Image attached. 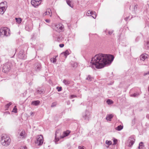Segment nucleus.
<instances>
[{
  "label": "nucleus",
  "instance_id": "42",
  "mask_svg": "<svg viewBox=\"0 0 149 149\" xmlns=\"http://www.w3.org/2000/svg\"><path fill=\"white\" fill-rule=\"evenodd\" d=\"M42 2V0H38V6Z\"/></svg>",
  "mask_w": 149,
  "mask_h": 149
},
{
  "label": "nucleus",
  "instance_id": "56",
  "mask_svg": "<svg viewBox=\"0 0 149 149\" xmlns=\"http://www.w3.org/2000/svg\"><path fill=\"white\" fill-rule=\"evenodd\" d=\"M148 90L149 92V87H148Z\"/></svg>",
  "mask_w": 149,
  "mask_h": 149
},
{
  "label": "nucleus",
  "instance_id": "10",
  "mask_svg": "<svg viewBox=\"0 0 149 149\" xmlns=\"http://www.w3.org/2000/svg\"><path fill=\"white\" fill-rule=\"evenodd\" d=\"M64 26L62 25H57L56 26L55 28V30L56 31L58 32V33L60 32L63 31Z\"/></svg>",
  "mask_w": 149,
  "mask_h": 149
},
{
  "label": "nucleus",
  "instance_id": "25",
  "mask_svg": "<svg viewBox=\"0 0 149 149\" xmlns=\"http://www.w3.org/2000/svg\"><path fill=\"white\" fill-rule=\"evenodd\" d=\"M61 54H63L65 57V58H66L67 56L70 53L68 50H66L65 52H63Z\"/></svg>",
  "mask_w": 149,
  "mask_h": 149
},
{
  "label": "nucleus",
  "instance_id": "26",
  "mask_svg": "<svg viewBox=\"0 0 149 149\" xmlns=\"http://www.w3.org/2000/svg\"><path fill=\"white\" fill-rule=\"evenodd\" d=\"M71 66L73 68H76L77 65V63L73 61H72L71 62Z\"/></svg>",
  "mask_w": 149,
  "mask_h": 149
},
{
  "label": "nucleus",
  "instance_id": "41",
  "mask_svg": "<svg viewBox=\"0 0 149 149\" xmlns=\"http://www.w3.org/2000/svg\"><path fill=\"white\" fill-rule=\"evenodd\" d=\"M113 31L111 30V31H109L108 33L109 35H111L112 34V33H113Z\"/></svg>",
  "mask_w": 149,
  "mask_h": 149
},
{
  "label": "nucleus",
  "instance_id": "15",
  "mask_svg": "<svg viewBox=\"0 0 149 149\" xmlns=\"http://www.w3.org/2000/svg\"><path fill=\"white\" fill-rule=\"evenodd\" d=\"M26 136V134L25 131H22L20 133V134L19 137L20 138H25Z\"/></svg>",
  "mask_w": 149,
  "mask_h": 149
},
{
  "label": "nucleus",
  "instance_id": "48",
  "mask_svg": "<svg viewBox=\"0 0 149 149\" xmlns=\"http://www.w3.org/2000/svg\"><path fill=\"white\" fill-rule=\"evenodd\" d=\"M27 148L26 146L21 147L20 149H26Z\"/></svg>",
  "mask_w": 149,
  "mask_h": 149
},
{
  "label": "nucleus",
  "instance_id": "3",
  "mask_svg": "<svg viewBox=\"0 0 149 149\" xmlns=\"http://www.w3.org/2000/svg\"><path fill=\"white\" fill-rule=\"evenodd\" d=\"M11 141L10 138L6 134H3L1 139V143L2 145L7 146L9 145Z\"/></svg>",
  "mask_w": 149,
  "mask_h": 149
},
{
  "label": "nucleus",
  "instance_id": "39",
  "mask_svg": "<svg viewBox=\"0 0 149 149\" xmlns=\"http://www.w3.org/2000/svg\"><path fill=\"white\" fill-rule=\"evenodd\" d=\"M56 105V102L53 103L51 106V107H54Z\"/></svg>",
  "mask_w": 149,
  "mask_h": 149
},
{
  "label": "nucleus",
  "instance_id": "28",
  "mask_svg": "<svg viewBox=\"0 0 149 149\" xmlns=\"http://www.w3.org/2000/svg\"><path fill=\"white\" fill-rule=\"evenodd\" d=\"M144 147V146L143 144V143L142 142H141L139 143V146L138 147V148L139 149L143 148Z\"/></svg>",
  "mask_w": 149,
  "mask_h": 149
},
{
  "label": "nucleus",
  "instance_id": "1",
  "mask_svg": "<svg viewBox=\"0 0 149 149\" xmlns=\"http://www.w3.org/2000/svg\"><path fill=\"white\" fill-rule=\"evenodd\" d=\"M114 58L112 55L99 54L92 58L89 66L92 68H102L106 65L111 64Z\"/></svg>",
  "mask_w": 149,
  "mask_h": 149
},
{
  "label": "nucleus",
  "instance_id": "50",
  "mask_svg": "<svg viewBox=\"0 0 149 149\" xmlns=\"http://www.w3.org/2000/svg\"><path fill=\"white\" fill-rule=\"evenodd\" d=\"M139 37H137L136 39V41H137L139 40Z\"/></svg>",
  "mask_w": 149,
  "mask_h": 149
},
{
  "label": "nucleus",
  "instance_id": "21",
  "mask_svg": "<svg viewBox=\"0 0 149 149\" xmlns=\"http://www.w3.org/2000/svg\"><path fill=\"white\" fill-rule=\"evenodd\" d=\"M6 8H5L0 7V14L2 15L6 10Z\"/></svg>",
  "mask_w": 149,
  "mask_h": 149
},
{
  "label": "nucleus",
  "instance_id": "54",
  "mask_svg": "<svg viewBox=\"0 0 149 149\" xmlns=\"http://www.w3.org/2000/svg\"><path fill=\"white\" fill-rule=\"evenodd\" d=\"M40 103V101L39 100H38V105Z\"/></svg>",
  "mask_w": 149,
  "mask_h": 149
},
{
  "label": "nucleus",
  "instance_id": "22",
  "mask_svg": "<svg viewBox=\"0 0 149 149\" xmlns=\"http://www.w3.org/2000/svg\"><path fill=\"white\" fill-rule=\"evenodd\" d=\"M144 48L146 49H149V41H147L144 44Z\"/></svg>",
  "mask_w": 149,
  "mask_h": 149
},
{
  "label": "nucleus",
  "instance_id": "9",
  "mask_svg": "<svg viewBox=\"0 0 149 149\" xmlns=\"http://www.w3.org/2000/svg\"><path fill=\"white\" fill-rule=\"evenodd\" d=\"M44 138L43 136L42 135L38 136V145L40 146L43 143Z\"/></svg>",
  "mask_w": 149,
  "mask_h": 149
},
{
  "label": "nucleus",
  "instance_id": "4",
  "mask_svg": "<svg viewBox=\"0 0 149 149\" xmlns=\"http://www.w3.org/2000/svg\"><path fill=\"white\" fill-rule=\"evenodd\" d=\"M9 30L7 27H3L0 29V34L1 37L8 36L10 35Z\"/></svg>",
  "mask_w": 149,
  "mask_h": 149
},
{
  "label": "nucleus",
  "instance_id": "12",
  "mask_svg": "<svg viewBox=\"0 0 149 149\" xmlns=\"http://www.w3.org/2000/svg\"><path fill=\"white\" fill-rule=\"evenodd\" d=\"M148 55L146 54H141L140 56V60L144 61L147 59Z\"/></svg>",
  "mask_w": 149,
  "mask_h": 149
},
{
  "label": "nucleus",
  "instance_id": "45",
  "mask_svg": "<svg viewBox=\"0 0 149 149\" xmlns=\"http://www.w3.org/2000/svg\"><path fill=\"white\" fill-rule=\"evenodd\" d=\"M79 149H85L84 148V146H79L78 147Z\"/></svg>",
  "mask_w": 149,
  "mask_h": 149
},
{
  "label": "nucleus",
  "instance_id": "18",
  "mask_svg": "<svg viewBox=\"0 0 149 149\" xmlns=\"http://www.w3.org/2000/svg\"><path fill=\"white\" fill-rule=\"evenodd\" d=\"M32 27L31 25H26L25 26V29L27 31H29L31 30L32 29Z\"/></svg>",
  "mask_w": 149,
  "mask_h": 149
},
{
  "label": "nucleus",
  "instance_id": "13",
  "mask_svg": "<svg viewBox=\"0 0 149 149\" xmlns=\"http://www.w3.org/2000/svg\"><path fill=\"white\" fill-rule=\"evenodd\" d=\"M49 14V16L50 17H51L52 16V11L50 9L48 8L47 9V11L45 13H44L43 14V16H45Z\"/></svg>",
  "mask_w": 149,
  "mask_h": 149
},
{
  "label": "nucleus",
  "instance_id": "36",
  "mask_svg": "<svg viewBox=\"0 0 149 149\" xmlns=\"http://www.w3.org/2000/svg\"><path fill=\"white\" fill-rule=\"evenodd\" d=\"M12 111L14 113H16L17 112V109L16 108V106H15L14 107Z\"/></svg>",
  "mask_w": 149,
  "mask_h": 149
},
{
  "label": "nucleus",
  "instance_id": "30",
  "mask_svg": "<svg viewBox=\"0 0 149 149\" xmlns=\"http://www.w3.org/2000/svg\"><path fill=\"white\" fill-rule=\"evenodd\" d=\"M66 2L67 4L71 8H72L73 6L71 4V2L70 0H67Z\"/></svg>",
  "mask_w": 149,
  "mask_h": 149
},
{
  "label": "nucleus",
  "instance_id": "33",
  "mask_svg": "<svg viewBox=\"0 0 149 149\" xmlns=\"http://www.w3.org/2000/svg\"><path fill=\"white\" fill-rule=\"evenodd\" d=\"M112 142L111 141L107 140L106 141V143L109 146L111 145L112 144Z\"/></svg>",
  "mask_w": 149,
  "mask_h": 149
},
{
  "label": "nucleus",
  "instance_id": "34",
  "mask_svg": "<svg viewBox=\"0 0 149 149\" xmlns=\"http://www.w3.org/2000/svg\"><path fill=\"white\" fill-rule=\"evenodd\" d=\"M139 95V94L138 93H134L131 94V96L135 97L138 96Z\"/></svg>",
  "mask_w": 149,
  "mask_h": 149
},
{
  "label": "nucleus",
  "instance_id": "6",
  "mask_svg": "<svg viewBox=\"0 0 149 149\" xmlns=\"http://www.w3.org/2000/svg\"><path fill=\"white\" fill-rule=\"evenodd\" d=\"M135 141V137L134 136H130L127 143V145L129 147H131Z\"/></svg>",
  "mask_w": 149,
  "mask_h": 149
},
{
  "label": "nucleus",
  "instance_id": "24",
  "mask_svg": "<svg viewBox=\"0 0 149 149\" xmlns=\"http://www.w3.org/2000/svg\"><path fill=\"white\" fill-rule=\"evenodd\" d=\"M93 78L90 75H88L86 78V79L88 81H92Z\"/></svg>",
  "mask_w": 149,
  "mask_h": 149
},
{
  "label": "nucleus",
  "instance_id": "11",
  "mask_svg": "<svg viewBox=\"0 0 149 149\" xmlns=\"http://www.w3.org/2000/svg\"><path fill=\"white\" fill-rule=\"evenodd\" d=\"M18 56L19 58L22 59H25L26 58V55L22 51L19 52Z\"/></svg>",
  "mask_w": 149,
  "mask_h": 149
},
{
  "label": "nucleus",
  "instance_id": "8",
  "mask_svg": "<svg viewBox=\"0 0 149 149\" xmlns=\"http://www.w3.org/2000/svg\"><path fill=\"white\" fill-rule=\"evenodd\" d=\"M59 33H54L53 37L55 38V40L58 42H61L63 40V38L61 35H58Z\"/></svg>",
  "mask_w": 149,
  "mask_h": 149
},
{
  "label": "nucleus",
  "instance_id": "49",
  "mask_svg": "<svg viewBox=\"0 0 149 149\" xmlns=\"http://www.w3.org/2000/svg\"><path fill=\"white\" fill-rule=\"evenodd\" d=\"M149 74V71H148L147 72L145 73L144 74V76H146L147 75Z\"/></svg>",
  "mask_w": 149,
  "mask_h": 149
},
{
  "label": "nucleus",
  "instance_id": "44",
  "mask_svg": "<svg viewBox=\"0 0 149 149\" xmlns=\"http://www.w3.org/2000/svg\"><path fill=\"white\" fill-rule=\"evenodd\" d=\"M76 96L75 95H71V96H70V98H73L74 97H76Z\"/></svg>",
  "mask_w": 149,
  "mask_h": 149
},
{
  "label": "nucleus",
  "instance_id": "14",
  "mask_svg": "<svg viewBox=\"0 0 149 149\" xmlns=\"http://www.w3.org/2000/svg\"><path fill=\"white\" fill-rule=\"evenodd\" d=\"M87 14L88 15L91 14V15H94L95 16H91L94 18L95 19L96 17V14L95 12L91 11V10H88L87 12ZM90 16H91V15Z\"/></svg>",
  "mask_w": 149,
  "mask_h": 149
},
{
  "label": "nucleus",
  "instance_id": "52",
  "mask_svg": "<svg viewBox=\"0 0 149 149\" xmlns=\"http://www.w3.org/2000/svg\"><path fill=\"white\" fill-rule=\"evenodd\" d=\"M129 18V17H126V18H125V21H127V19H128Z\"/></svg>",
  "mask_w": 149,
  "mask_h": 149
},
{
  "label": "nucleus",
  "instance_id": "47",
  "mask_svg": "<svg viewBox=\"0 0 149 149\" xmlns=\"http://www.w3.org/2000/svg\"><path fill=\"white\" fill-rule=\"evenodd\" d=\"M45 20L47 23H49L50 22V20L49 19H46Z\"/></svg>",
  "mask_w": 149,
  "mask_h": 149
},
{
  "label": "nucleus",
  "instance_id": "23",
  "mask_svg": "<svg viewBox=\"0 0 149 149\" xmlns=\"http://www.w3.org/2000/svg\"><path fill=\"white\" fill-rule=\"evenodd\" d=\"M141 7H140L138 5H134V11L136 12L138 9H141Z\"/></svg>",
  "mask_w": 149,
  "mask_h": 149
},
{
  "label": "nucleus",
  "instance_id": "32",
  "mask_svg": "<svg viewBox=\"0 0 149 149\" xmlns=\"http://www.w3.org/2000/svg\"><path fill=\"white\" fill-rule=\"evenodd\" d=\"M106 102L107 104L109 105L112 104L113 103V101L112 100L110 99L107 100Z\"/></svg>",
  "mask_w": 149,
  "mask_h": 149
},
{
  "label": "nucleus",
  "instance_id": "2",
  "mask_svg": "<svg viewBox=\"0 0 149 149\" xmlns=\"http://www.w3.org/2000/svg\"><path fill=\"white\" fill-rule=\"evenodd\" d=\"M70 131H65L63 132L62 135L57 131H56L55 134V142L56 143L59 141L60 139L63 138L64 137L67 136L70 133Z\"/></svg>",
  "mask_w": 149,
  "mask_h": 149
},
{
  "label": "nucleus",
  "instance_id": "57",
  "mask_svg": "<svg viewBox=\"0 0 149 149\" xmlns=\"http://www.w3.org/2000/svg\"><path fill=\"white\" fill-rule=\"evenodd\" d=\"M74 101V100H72V101Z\"/></svg>",
  "mask_w": 149,
  "mask_h": 149
},
{
  "label": "nucleus",
  "instance_id": "17",
  "mask_svg": "<svg viewBox=\"0 0 149 149\" xmlns=\"http://www.w3.org/2000/svg\"><path fill=\"white\" fill-rule=\"evenodd\" d=\"M31 4L34 7H36L37 6V0H32Z\"/></svg>",
  "mask_w": 149,
  "mask_h": 149
},
{
  "label": "nucleus",
  "instance_id": "51",
  "mask_svg": "<svg viewBox=\"0 0 149 149\" xmlns=\"http://www.w3.org/2000/svg\"><path fill=\"white\" fill-rule=\"evenodd\" d=\"M146 117L149 120V114H148L147 115Z\"/></svg>",
  "mask_w": 149,
  "mask_h": 149
},
{
  "label": "nucleus",
  "instance_id": "46",
  "mask_svg": "<svg viewBox=\"0 0 149 149\" xmlns=\"http://www.w3.org/2000/svg\"><path fill=\"white\" fill-rule=\"evenodd\" d=\"M59 46L60 47L62 48L64 47V44H60Z\"/></svg>",
  "mask_w": 149,
  "mask_h": 149
},
{
  "label": "nucleus",
  "instance_id": "38",
  "mask_svg": "<svg viewBox=\"0 0 149 149\" xmlns=\"http://www.w3.org/2000/svg\"><path fill=\"white\" fill-rule=\"evenodd\" d=\"M51 61H52V62L54 63L56 62V58H53L51 59Z\"/></svg>",
  "mask_w": 149,
  "mask_h": 149
},
{
  "label": "nucleus",
  "instance_id": "53",
  "mask_svg": "<svg viewBox=\"0 0 149 149\" xmlns=\"http://www.w3.org/2000/svg\"><path fill=\"white\" fill-rule=\"evenodd\" d=\"M34 113L33 112H30V114L31 116H33Z\"/></svg>",
  "mask_w": 149,
  "mask_h": 149
},
{
  "label": "nucleus",
  "instance_id": "5",
  "mask_svg": "<svg viewBox=\"0 0 149 149\" xmlns=\"http://www.w3.org/2000/svg\"><path fill=\"white\" fill-rule=\"evenodd\" d=\"M91 117V113L88 110H86L85 112L82 114V118L86 122L88 121Z\"/></svg>",
  "mask_w": 149,
  "mask_h": 149
},
{
  "label": "nucleus",
  "instance_id": "37",
  "mask_svg": "<svg viewBox=\"0 0 149 149\" xmlns=\"http://www.w3.org/2000/svg\"><path fill=\"white\" fill-rule=\"evenodd\" d=\"M12 104V103L11 102H10L8 104H7L6 106V108H8Z\"/></svg>",
  "mask_w": 149,
  "mask_h": 149
},
{
  "label": "nucleus",
  "instance_id": "40",
  "mask_svg": "<svg viewBox=\"0 0 149 149\" xmlns=\"http://www.w3.org/2000/svg\"><path fill=\"white\" fill-rule=\"evenodd\" d=\"M57 89H58V92L62 90V88L61 87H57Z\"/></svg>",
  "mask_w": 149,
  "mask_h": 149
},
{
  "label": "nucleus",
  "instance_id": "35",
  "mask_svg": "<svg viewBox=\"0 0 149 149\" xmlns=\"http://www.w3.org/2000/svg\"><path fill=\"white\" fill-rule=\"evenodd\" d=\"M31 104L33 105H34L35 106H37V101H35L33 102H32Z\"/></svg>",
  "mask_w": 149,
  "mask_h": 149
},
{
  "label": "nucleus",
  "instance_id": "55",
  "mask_svg": "<svg viewBox=\"0 0 149 149\" xmlns=\"http://www.w3.org/2000/svg\"><path fill=\"white\" fill-rule=\"evenodd\" d=\"M39 68H40V67L38 66V70L39 69Z\"/></svg>",
  "mask_w": 149,
  "mask_h": 149
},
{
  "label": "nucleus",
  "instance_id": "20",
  "mask_svg": "<svg viewBox=\"0 0 149 149\" xmlns=\"http://www.w3.org/2000/svg\"><path fill=\"white\" fill-rule=\"evenodd\" d=\"M113 115L111 114L108 115L107 116L106 119L107 120H109L110 121L111 120V119L113 118Z\"/></svg>",
  "mask_w": 149,
  "mask_h": 149
},
{
  "label": "nucleus",
  "instance_id": "16",
  "mask_svg": "<svg viewBox=\"0 0 149 149\" xmlns=\"http://www.w3.org/2000/svg\"><path fill=\"white\" fill-rule=\"evenodd\" d=\"M7 3L6 1H4L0 3V7L5 8H7Z\"/></svg>",
  "mask_w": 149,
  "mask_h": 149
},
{
  "label": "nucleus",
  "instance_id": "43",
  "mask_svg": "<svg viewBox=\"0 0 149 149\" xmlns=\"http://www.w3.org/2000/svg\"><path fill=\"white\" fill-rule=\"evenodd\" d=\"M117 139H115L113 140V145H116V144L117 143Z\"/></svg>",
  "mask_w": 149,
  "mask_h": 149
},
{
  "label": "nucleus",
  "instance_id": "27",
  "mask_svg": "<svg viewBox=\"0 0 149 149\" xmlns=\"http://www.w3.org/2000/svg\"><path fill=\"white\" fill-rule=\"evenodd\" d=\"M44 92V90L41 88H39L38 89V94H41L43 93Z\"/></svg>",
  "mask_w": 149,
  "mask_h": 149
},
{
  "label": "nucleus",
  "instance_id": "29",
  "mask_svg": "<svg viewBox=\"0 0 149 149\" xmlns=\"http://www.w3.org/2000/svg\"><path fill=\"white\" fill-rule=\"evenodd\" d=\"M16 21L18 23V24L21 23L22 21V19L21 18H15Z\"/></svg>",
  "mask_w": 149,
  "mask_h": 149
},
{
  "label": "nucleus",
  "instance_id": "7",
  "mask_svg": "<svg viewBox=\"0 0 149 149\" xmlns=\"http://www.w3.org/2000/svg\"><path fill=\"white\" fill-rule=\"evenodd\" d=\"M10 64L9 63L4 64L2 68L3 71L5 73L8 72L10 69Z\"/></svg>",
  "mask_w": 149,
  "mask_h": 149
},
{
  "label": "nucleus",
  "instance_id": "19",
  "mask_svg": "<svg viewBox=\"0 0 149 149\" xmlns=\"http://www.w3.org/2000/svg\"><path fill=\"white\" fill-rule=\"evenodd\" d=\"M63 82L66 85H68L70 83V81L68 79H64L63 81Z\"/></svg>",
  "mask_w": 149,
  "mask_h": 149
},
{
  "label": "nucleus",
  "instance_id": "31",
  "mask_svg": "<svg viewBox=\"0 0 149 149\" xmlns=\"http://www.w3.org/2000/svg\"><path fill=\"white\" fill-rule=\"evenodd\" d=\"M123 126L120 125L118 126L116 129L117 130H121L123 129Z\"/></svg>",
  "mask_w": 149,
  "mask_h": 149
}]
</instances>
